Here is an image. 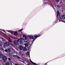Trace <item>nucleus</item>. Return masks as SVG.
I'll return each mask as SVG.
<instances>
[{
  "label": "nucleus",
  "mask_w": 65,
  "mask_h": 65,
  "mask_svg": "<svg viewBox=\"0 0 65 65\" xmlns=\"http://www.w3.org/2000/svg\"><path fill=\"white\" fill-rule=\"evenodd\" d=\"M17 58H19V56H17Z\"/></svg>",
  "instance_id": "nucleus-25"
},
{
  "label": "nucleus",
  "mask_w": 65,
  "mask_h": 65,
  "mask_svg": "<svg viewBox=\"0 0 65 65\" xmlns=\"http://www.w3.org/2000/svg\"><path fill=\"white\" fill-rule=\"evenodd\" d=\"M11 37L10 36H9V40H8V41L9 42H11H11H11Z\"/></svg>",
  "instance_id": "nucleus-9"
},
{
  "label": "nucleus",
  "mask_w": 65,
  "mask_h": 65,
  "mask_svg": "<svg viewBox=\"0 0 65 65\" xmlns=\"http://www.w3.org/2000/svg\"><path fill=\"white\" fill-rule=\"evenodd\" d=\"M8 60H11V59L10 58H8Z\"/></svg>",
  "instance_id": "nucleus-24"
},
{
  "label": "nucleus",
  "mask_w": 65,
  "mask_h": 65,
  "mask_svg": "<svg viewBox=\"0 0 65 65\" xmlns=\"http://www.w3.org/2000/svg\"><path fill=\"white\" fill-rule=\"evenodd\" d=\"M11 64L12 65V63H11Z\"/></svg>",
  "instance_id": "nucleus-29"
},
{
  "label": "nucleus",
  "mask_w": 65,
  "mask_h": 65,
  "mask_svg": "<svg viewBox=\"0 0 65 65\" xmlns=\"http://www.w3.org/2000/svg\"><path fill=\"white\" fill-rule=\"evenodd\" d=\"M9 44H10V43L7 42L4 43V46H9Z\"/></svg>",
  "instance_id": "nucleus-6"
},
{
  "label": "nucleus",
  "mask_w": 65,
  "mask_h": 65,
  "mask_svg": "<svg viewBox=\"0 0 65 65\" xmlns=\"http://www.w3.org/2000/svg\"><path fill=\"white\" fill-rule=\"evenodd\" d=\"M30 54V53H29V52H27L26 53V55L27 56H29V55Z\"/></svg>",
  "instance_id": "nucleus-15"
},
{
  "label": "nucleus",
  "mask_w": 65,
  "mask_h": 65,
  "mask_svg": "<svg viewBox=\"0 0 65 65\" xmlns=\"http://www.w3.org/2000/svg\"><path fill=\"white\" fill-rule=\"evenodd\" d=\"M18 48L19 50H24L25 48V49H26V48L25 47H24L22 45H20L18 47Z\"/></svg>",
  "instance_id": "nucleus-2"
},
{
  "label": "nucleus",
  "mask_w": 65,
  "mask_h": 65,
  "mask_svg": "<svg viewBox=\"0 0 65 65\" xmlns=\"http://www.w3.org/2000/svg\"><path fill=\"white\" fill-rule=\"evenodd\" d=\"M22 37L23 38H20L18 40H15L14 41V43L15 45H18V43H19V41L20 44H22L24 43L23 40H24V42H26L27 41L26 40L29 39L27 37V35H23Z\"/></svg>",
  "instance_id": "nucleus-1"
},
{
  "label": "nucleus",
  "mask_w": 65,
  "mask_h": 65,
  "mask_svg": "<svg viewBox=\"0 0 65 65\" xmlns=\"http://www.w3.org/2000/svg\"><path fill=\"white\" fill-rule=\"evenodd\" d=\"M1 40H2V41H4V40L2 38H1V39H0V40L1 41H1Z\"/></svg>",
  "instance_id": "nucleus-16"
},
{
  "label": "nucleus",
  "mask_w": 65,
  "mask_h": 65,
  "mask_svg": "<svg viewBox=\"0 0 65 65\" xmlns=\"http://www.w3.org/2000/svg\"><path fill=\"white\" fill-rule=\"evenodd\" d=\"M24 45L25 47H27V46H28L29 45V44H28V43H25Z\"/></svg>",
  "instance_id": "nucleus-11"
},
{
  "label": "nucleus",
  "mask_w": 65,
  "mask_h": 65,
  "mask_svg": "<svg viewBox=\"0 0 65 65\" xmlns=\"http://www.w3.org/2000/svg\"><path fill=\"white\" fill-rule=\"evenodd\" d=\"M55 1L57 2H59V0H55Z\"/></svg>",
  "instance_id": "nucleus-21"
},
{
  "label": "nucleus",
  "mask_w": 65,
  "mask_h": 65,
  "mask_svg": "<svg viewBox=\"0 0 65 65\" xmlns=\"http://www.w3.org/2000/svg\"><path fill=\"white\" fill-rule=\"evenodd\" d=\"M60 12L58 11H57V18H58V15H60Z\"/></svg>",
  "instance_id": "nucleus-13"
},
{
  "label": "nucleus",
  "mask_w": 65,
  "mask_h": 65,
  "mask_svg": "<svg viewBox=\"0 0 65 65\" xmlns=\"http://www.w3.org/2000/svg\"><path fill=\"white\" fill-rule=\"evenodd\" d=\"M40 36V35L39 36H37V34H35L34 35V38L35 39H36L38 37H39Z\"/></svg>",
  "instance_id": "nucleus-7"
},
{
  "label": "nucleus",
  "mask_w": 65,
  "mask_h": 65,
  "mask_svg": "<svg viewBox=\"0 0 65 65\" xmlns=\"http://www.w3.org/2000/svg\"><path fill=\"white\" fill-rule=\"evenodd\" d=\"M29 38H31V39H33V40H32V41H34L35 39L34 38V37H33V36L32 35H28L27 36Z\"/></svg>",
  "instance_id": "nucleus-3"
},
{
  "label": "nucleus",
  "mask_w": 65,
  "mask_h": 65,
  "mask_svg": "<svg viewBox=\"0 0 65 65\" xmlns=\"http://www.w3.org/2000/svg\"><path fill=\"white\" fill-rule=\"evenodd\" d=\"M23 30V29H20L19 30V32H20V31H22Z\"/></svg>",
  "instance_id": "nucleus-18"
},
{
  "label": "nucleus",
  "mask_w": 65,
  "mask_h": 65,
  "mask_svg": "<svg viewBox=\"0 0 65 65\" xmlns=\"http://www.w3.org/2000/svg\"><path fill=\"white\" fill-rule=\"evenodd\" d=\"M0 49H1V50L3 49V48H2V47H0Z\"/></svg>",
  "instance_id": "nucleus-22"
},
{
  "label": "nucleus",
  "mask_w": 65,
  "mask_h": 65,
  "mask_svg": "<svg viewBox=\"0 0 65 65\" xmlns=\"http://www.w3.org/2000/svg\"><path fill=\"white\" fill-rule=\"evenodd\" d=\"M17 56H14V57H16Z\"/></svg>",
  "instance_id": "nucleus-27"
},
{
  "label": "nucleus",
  "mask_w": 65,
  "mask_h": 65,
  "mask_svg": "<svg viewBox=\"0 0 65 65\" xmlns=\"http://www.w3.org/2000/svg\"><path fill=\"white\" fill-rule=\"evenodd\" d=\"M29 58L30 59V60L29 61V62H31V63H32V64H34V65H38V64L36 63H35L32 62V61H31V59H30V57H29Z\"/></svg>",
  "instance_id": "nucleus-8"
},
{
  "label": "nucleus",
  "mask_w": 65,
  "mask_h": 65,
  "mask_svg": "<svg viewBox=\"0 0 65 65\" xmlns=\"http://www.w3.org/2000/svg\"><path fill=\"white\" fill-rule=\"evenodd\" d=\"M48 0H44V3L45 4H48V5H51L50 4H49V3L48 2Z\"/></svg>",
  "instance_id": "nucleus-5"
},
{
  "label": "nucleus",
  "mask_w": 65,
  "mask_h": 65,
  "mask_svg": "<svg viewBox=\"0 0 65 65\" xmlns=\"http://www.w3.org/2000/svg\"><path fill=\"white\" fill-rule=\"evenodd\" d=\"M57 7H58V8H59V7H60V6H59L58 5H57Z\"/></svg>",
  "instance_id": "nucleus-19"
},
{
  "label": "nucleus",
  "mask_w": 65,
  "mask_h": 65,
  "mask_svg": "<svg viewBox=\"0 0 65 65\" xmlns=\"http://www.w3.org/2000/svg\"><path fill=\"white\" fill-rule=\"evenodd\" d=\"M1 44H0V46H1Z\"/></svg>",
  "instance_id": "nucleus-28"
},
{
  "label": "nucleus",
  "mask_w": 65,
  "mask_h": 65,
  "mask_svg": "<svg viewBox=\"0 0 65 65\" xmlns=\"http://www.w3.org/2000/svg\"><path fill=\"white\" fill-rule=\"evenodd\" d=\"M61 17L63 19H65V15H61Z\"/></svg>",
  "instance_id": "nucleus-12"
},
{
  "label": "nucleus",
  "mask_w": 65,
  "mask_h": 65,
  "mask_svg": "<svg viewBox=\"0 0 65 65\" xmlns=\"http://www.w3.org/2000/svg\"><path fill=\"white\" fill-rule=\"evenodd\" d=\"M3 56V55L2 53H0V58H2Z\"/></svg>",
  "instance_id": "nucleus-14"
},
{
  "label": "nucleus",
  "mask_w": 65,
  "mask_h": 65,
  "mask_svg": "<svg viewBox=\"0 0 65 65\" xmlns=\"http://www.w3.org/2000/svg\"><path fill=\"white\" fill-rule=\"evenodd\" d=\"M57 22H60V20L59 19L58 20H57Z\"/></svg>",
  "instance_id": "nucleus-20"
},
{
  "label": "nucleus",
  "mask_w": 65,
  "mask_h": 65,
  "mask_svg": "<svg viewBox=\"0 0 65 65\" xmlns=\"http://www.w3.org/2000/svg\"><path fill=\"white\" fill-rule=\"evenodd\" d=\"M15 65H18V64H16Z\"/></svg>",
  "instance_id": "nucleus-26"
},
{
  "label": "nucleus",
  "mask_w": 65,
  "mask_h": 65,
  "mask_svg": "<svg viewBox=\"0 0 65 65\" xmlns=\"http://www.w3.org/2000/svg\"><path fill=\"white\" fill-rule=\"evenodd\" d=\"M11 33L12 34V35H14L15 36H17V35H19V34L18 33V32L17 31H13L11 32Z\"/></svg>",
  "instance_id": "nucleus-4"
},
{
  "label": "nucleus",
  "mask_w": 65,
  "mask_h": 65,
  "mask_svg": "<svg viewBox=\"0 0 65 65\" xmlns=\"http://www.w3.org/2000/svg\"><path fill=\"white\" fill-rule=\"evenodd\" d=\"M8 51L9 52H10V50L9 49H8Z\"/></svg>",
  "instance_id": "nucleus-17"
},
{
  "label": "nucleus",
  "mask_w": 65,
  "mask_h": 65,
  "mask_svg": "<svg viewBox=\"0 0 65 65\" xmlns=\"http://www.w3.org/2000/svg\"><path fill=\"white\" fill-rule=\"evenodd\" d=\"M7 58V57H6L5 56H4L3 57V60H6Z\"/></svg>",
  "instance_id": "nucleus-10"
},
{
  "label": "nucleus",
  "mask_w": 65,
  "mask_h": 65,
  "mask_svg": "<svg viewBox=\"0 0 65 65\" xmlns=\"http://www.w3.org/2000/svg\"><path fill=\"white\" fill-rule=\"evenodd\" d=\"M5 52H7V50H6L5 51Z\"/></svg>",
  "instance_id": "nucleus-23"
}]
</instances>
